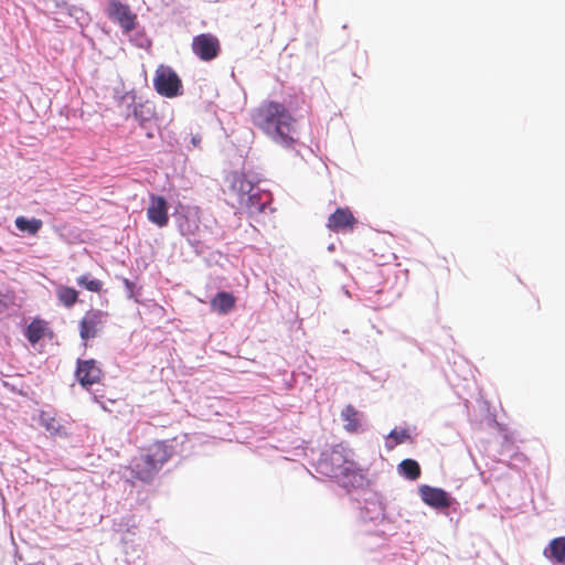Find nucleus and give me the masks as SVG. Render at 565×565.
I'll return each mask as SVG.
<instances>
[{
  "label": "nucleus",
  "instance_id": "393cba45",
  "mask_svg": "<svg viewBox=\"0 0 565 565\" xmlns=\"http://www.w3.org/2000/svg\"><path fill=\"white\" fill-rule=\"evenodd\" d=\"M191 142L194 147H198L201 142V136L196 135V136H193L192 139H191Z\"/></svg>",
  "mask_w": 565,
  "mask_h": 565
},
{
  "label": "nucleus",
  "instance_id": "39448f33",
  "mask_svg": "<svg viewBox=\"0 0 565 565\" xmlns=\"http://www.w3.org/2000/svg\"><path fill=\"white\" fill-rule=\"evenodd\" d=\"M108 313L99 309H90L85 312L79 322V337L84 341L94 339L100 332Z\"/></svg>",
  "mask_w": 565,
  "mask_h": 565
},
{
  "label": "nucleus",
  "instance_id": "f03ea898",
  "mask_svg": "<svg viewBox=\"0 0 565 565\" xmlns=\"http://www.w3.org/2000/svg\"><path fill=\"white\" fill-rule=\"evenodd\" d=\"M171 456V448L164 441H154L131 460L129 469L135 479L150 482Z\"/></svg>",
  "mask_w": 565,
  "mask_h": 565
},
{
  "label": "nucleus",
  "instance_id": "1a4fd4ad",
  "mask_svg": "<svg viewBox=\"0 0 565 565\" xmlns=\"http://www.w3.org/2000/svg\"><path fill=\"white\" fill-rule=\"evenodd\" d=\"M147 207L148 220L159 227H164L169 223L168 203L163 196L151 194Z\"/></svg>",
  "mask_w": 565,
  "mask_h": 565
},
{
  "label": "nucleus",
  "instance_id": "4468645a",
  "mask_svg": "<svg viewBox=\"0 0 565 565\" xmlns=\"http://www.w3.org/2000/svg\"><path fill=\"white\" fill-rule=\"evenodd\" d=\"M544 556L554 565H565V536L553 539L544 550Z\"/></svg>",
  "mask_w": 565,
  "mask_h": 565
},
{
  "label": "nucleus",
  "instance_id": "a878e982",
  "mask_svg": "<svg viewBox=\"0 0 565 565\" xmlns=\"http://www.w3.org/2000/svg\"><path fill=\"white\" fill-rule=\"evenodd\" d=\"M124 284H125L126 288H127L130 292H132L134 284H132L129 279H127V278H125V279H124Z\"/></svg>",
  "mask_w": 565,
  "mask_h": 565
},
{
  "label": "nucleus",
  "instance_id": "0eeeda50",
  "mask_svg": "<svg viewBox=\"0 0 565 565\" xmlns=\"http://www.w3.org/2000/svg\"><path fill=\"white\" fill-rule=\"evenodd\" d=\"M358 220L349 207H338L327 221V227L334 233L351 232Z\"/></svg>",
  "mask_w": 565,
  "mask_h": 565
},
{
  "label": "nucleus",
  "instance_id": "6e6552de",
  "mask_svg": "<svg viewBox=\"0 0 565 565\" xmlns=\"http://www.w3.org/2000/svg\"><path fill=\"white\" fill-rule=\"evenodd\" d=\"M108 15L110 19L118 22L125 32H130L136 28L137 17L127 4L110 0Z\"/></svg>",
  "mask_w": 565,
  "mask_h": 565
},
{
  "label": "nucleus",
  "instance_id": "ddd939ff",
  "mask_svg": "<svg viewBox=\"0 0 565 565\" xmlns=\"http://www.w3.org/2000/svg\"><path fill=\"white\" fill-rule=\"evenodd\" d=\"M210 305L213 311H216L220 315H227L235 308L236 298L231 292L218 291L211 299Z\"/></svg>",
  "mask_w": 565,
  "mask_h": 565
},
{
  "label": "nucleus",
  "instance_id": "f257e3e1",
  "mask_svg": "<svg viewBox=\"0 0 565 565\" xmlns=\"http://www.w3.org/2000/svg\"><path fill=\"white\" fill-rule=\"evenodd\" d=\"M252 124L274 142L292 148L297 142L296 119L286 106L276 100H264L250 113Z\"/></svg>",
  "mask_w": 565,
  "mask_h": 565
},
{
  "label": "nucleus",
  "instance_id": "f3484780",
  "mask_svg": "<svg viewBox=\"0 0 565 565\" xmlns=\"http://www.w3.org/2000/svg\"><path fill=\"white\" fill-rule=\"evenodd\" d=\"M341 418L348 433H356L360 429V414L354 406L347 405L341 412Z\"/></svg>",
  "mask_w": 565,
  "mask_h": 565
},
{
  "label": "nucleus",
  "instance_id": "5701e85b",
  "mask_svg": "<svg viewBox=\"0 0 565 565\" xmlns=\"http://www.w3.org/2000/svg\"><path fill=\"white\" fill-rule=\"evenodd\" d=\"M387 439H394L393 445H387V448L392 449L398 444H403L411 439V435L407 429H393L387 436Z\"/></svg>",
  "mask_w": 565,
  "mask_h": 565
},
{
  "label": "nucleus",
  "instance_id": "dca6fc26",
  "mask_svg": "<svg viewBox=\"0 0 565 565\" xmlns=\"http://www.w3.org/2000/svg\"><path fill=\"white\" fill-rule=\"evenodd\" d=\"M40 425L45 428L51 435L65 436L66 429L60 422L49 412H41Z\"/></svg>",
  "mask_w": 565,
  "mask_h": 565
},
{
  "label": "nucleus",
  "instance_id": "b1692460",
  "mask_svg": "<svg viewBox=\"0 0 565 565\" xmlns=\"http://www.w3.org/2000/svg\"><path fill=\"white\" fill-rule=\"evenodd\" d=\"M11 306V300L7 295L0 292V313L4 312Z\"/></svg>",
  "mask_w": 565,
  "mask_h": 565
},
{
  "label": "nucleus",
  "instance_id": "9d476101",
  "mask_svg": "<svg viewBox=\"0 0 565 565\" xmlns=\"http://www.w3.org/2000/svg\"><path fill=\"white\" fill-rule=\"evenodd\" d=\"M255 185L245 174L234 172L231 175L230 194L234 198L237 207L245 201L246 196L253 193Z\"/></svg>",
  "mask_w": 565,
  "mask_h": 565
},
{
  "label": "nucleus",
  "instance_id": "9b49d317",
  "mask_svg": "<svg viewBox=\"0 0 565 565\" xmlns=\"http://www.w3.org/2000/svg\"><path fill=\"white\" fill-rule=\"evenodd\" d=\"M270 202L269 193L260 191L257 186L246 196L245 201L237 207L238 210L245 211L249 215H258L263 213Z\"/></svg>",
  "mask_w": 565,
  "mask_h": 565
},
{
  "label": "nucleus",
  "instance_id": "20e7f679",
  "mask_svg": "<svg viewBox=\"0 0 565 565\" xmlns=\"http://www.w3.org/2000/svg\"><path fill=\"white\" fill-rule=\"evenodd\" d=\"M193 53L202 61L209 62L217 57L221 45L218 39L211 33H202L193 38Z\"/></svg>",
  "mask_w": 565,
  "mask_h": 565
},
{
  "label": "nucleus",
  "instance_id": "a211bd4d",
  "mask_svg": "<svg viewBox=\"0 0 565 565\" xmlns=\"http://www.w3.org/2000/svg\"><path fill=\"white\" fill-rule=\"evenodd\" d=\"M56 297L64 307L72 308L78 301V291L73 287L61 285L56 288Z\"/></svg>",
  "mask_w": 565,
  "mask_h": 565
},
{
  "label": "nucleus",
  "instance_id": "aec40b11",
  "mask_svg": "<svg viewBox=\"0 0 565 565\" xmlns=\"http://www.w3.org/2000/svg\"><path fill=\"white\" fill-rule=\"evenodd\" d=\"M398 471L402 476L409 480H416L420 477V467L418 462L414 459H404L398 465Z\"/></svg>",
  "mask_w": 565,
  "mask_h": 565
},
{
  "label": "nucleus",
  "instance_id": "7ed1b4c3",
  "mask_svg": "<svg viewBox=\"0 0 565 565\" xmlns=\"http://www.w3.org/2000/svg\"><path fill=\"white\" fill-rule=\"evenodd\" d=\"M153 87L159 95L167 98H174L183 93L182 81L177 72L163 64L156 68Z\"/></svg>",
  "mask_w": 565,
  "mask_h": 565
},
{
  "label": "nucleus",
  "instance_id": "2eb2a0df",
  "mask_svg": "<svg viewBox=\"0 0 565 565\" xmlns=\"http://www.w3.org/2000/svg\"><path fill=\"white\" fill-rule=\"evenodd\" d=\"M47 330V322L42 319H33L25 330V338L31 344H36L42 340Z\"/></svg>",
  "mask_w": 565,
  "mask_h": 565
},
{
  "label": "nucleus",
  "instance_id": "412c9836",
  "mask_svg": "<svg viewBox=\"0 0 565 565\" xmlns=\"http://www.w3.org/2000/svg\"><path fill=\"white\" fill-rule=\"evenodd\" d=\"M154 115L153 108L148 103H139L134 107V117L139 121L140 126H145Z\"/></svg>",
  "mask_w": 565,
  "mask_h": 565
},
{
  "label": "nucleus",
  "instance_id": "4be33fe9",
  "mask_svg": "<svg viewBox=\"0 0 565 565\" xmlns=\"http://www.w3.org/2000/svg\"><path fill=\"white\" fill-rule=\"evenodd\" d=\"M78 286L92 292H100L103 290V281L95 278H89L88 275H82L76 279Z\"/></svg>",
  "mask_w": 565,
  "mask_h": 565
},
{
  "label": "nucleus",
  "instance_id": "6ab92c4d",
  "mask_svg": "<svg viewBox=\"0 0 565 565\" xmlns=\"http://www.w3.org/2000/svg\"><path fill=\"white\" fill-rule=\"evenodd\" d=\"M14 223L18 230L28 232L31 235H35L43 226V222L40 218L29 220L24 216H18Z\"/></svg>",
  "mask_w": 565,
  "mask_h": 565
},
{
  "label": "nucleus",
  "instance_id": "423d86ee",
  "mask_svg": "<svg viewBox=\"0 0 565 565\" xmlns=\"http://www.w3.org/2000/svg\"><path fill=\"white\" fill-rule=\"evenodd\" d=\"M75 376L82 386L87 387L100 382L103 371L94 359L78 360Z\"/></svg>",
  "mask_w": 565,
  "mask_h": 565
},
{
  "label": "nucleus",
  "instance_id": "bb28decb",
  "mask_svg": "<svg viewBox=\"0 0 565 565\" xmlns=\"http://www.w3.org/2000/svg\"><path fill=\"white\" fill-rule=\"evenodd\" d=\"M147 137H148V138H152V134H151V132H148V134H147Z\"/></svg>",
  "mask_w": 565,
  "mask_h": 565
},
{
  "label": "nucleus",
  "instance_id": "f8f14e48",
  "mask_svg": "<svg viewBox=\"0 0 565 565\" xmlns=\"http://www.w3.org/2000/svg\"><path fill=\"white\" fill-rule=\"evenodd\" d=\"M419 494L426 504L436 509L449 508L451 504L449 494L439 488L422 486L419 488Z\"/></svg>",
  "mask_w": 565,
  "mask_h": 565
}]
</instances>
